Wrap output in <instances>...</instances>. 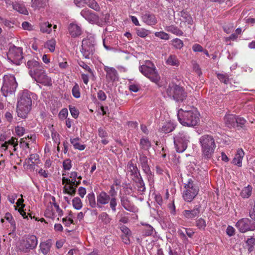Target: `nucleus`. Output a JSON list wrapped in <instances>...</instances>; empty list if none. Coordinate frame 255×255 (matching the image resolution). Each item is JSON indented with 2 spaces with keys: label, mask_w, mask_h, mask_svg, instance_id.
Masks as SVG:
<instances>
[{
  "label": "nucleus",
  "mask_w": 255,
  "mask_h": 255,
  "mask_svg": "<svg viewBox=\"0 0 255 255\" xmlns=\"http://www.w3.org/2000/svg\"><path fill=\"white\" fill-rule=\"evenodd\" d=\"M2 80V86L0 90L2 95L7 97L14 93L18 85L15 77L11 74L4 75Z\"/></svg>",
  "instance_id": "nucleus-5"
},
{
  "label": "nucleus",
  "mask_w": 255,
  "mask_h": 255,
  "mask_svg": "<svg viewBox=\"0 0 255 255\" xmlns=\"http://www.w3.org/2000/svg\"><path fill=\"white\" fill-rule=\"evenodd\" d=\"M55 40L52 39L51 40H48L46 42L45 44V47L47 48L48 49H49L50 52H54L55 50Z\"/></svg>",
  "instance_id": "nucleus-43"
},
{
  "label": "nucleus",
  "mask_w": 255,
  "mask_h": 255,
  "mask_svg": "<svg viewBox=\"0 0 255 255\" xmlns=\"http://www.w3.org/2000/svg\"><path fill=\"white\" fill-rule=\"evenodd\" d=\"M153 228L149 225H146L145 228L143 230V235L145 236H151L153 232Z\"/></svg>",
  "instance_id": "nucleus-50"
},
{
  "label": "nucleus",
  "mask_w": 255,
  "mask_h": 255,
  "mask_svg": "<svg viewBox=\"0 0 255 255\" xmlns=\"http://www.w3.org/2000/svg\"><path fill=\"white\" fill-rule=\"evenodd\" d=\"M75 4L78 7H83L86 4V0H74Z\"/></svg>",
  "instance_id": "nucleus-64"
},
{
  "label": "nucleus",
  "mask_w": 255,
  "mask_h": 255,
  "mask_svg": "<svg viewBox=\"0 0 255 255\" xmlns=\"http://www.w3.org/2000/svg\"><path fill=\"white\" fill-rule=\"evenodd\" d=\"M22 49L14 45L10 47L7 53V59L12 63L19 65L22 62Z\"/></svg>",
  "instance_id": "nucleus-10"
},
{
  "label": "nucleus",
  "mask_w": 255,
  "mask_h": 255,
  "mask_svg": "<svg viewBox=\"0 0 255 255\" xmlns=\"http://www.w3.org/2000/svg\"><path fill=\"white\" fill-rule=\"evenodd\" d=\"M179 15L182 17V21L184 22H187L188 24L192 25L193 23V19L186 11L183 10L180 12Z\"/></svg>",
  "instance_id": "nucleus-26"
},
{
  "label": "nucleus",
  "mask_w": 255,
  "mask_h": 255,
  "mask_svg": "<svg viewBox=\"0 0 255 255\" xmlns=\"http://www.w3.org/2000/svg\"><path fill=\"white\" fill-rule=\"evenodd\" d=\"M139 160L141 168L144 173L148 176V180H150L153 177V175L148 164V158L143 153H139Z\"/></svg>",
  "instance_id": "nucleus-16"
},
{
  "label": "nucleus",
  "mask_w": 255,
  "mask_h": 255,
  "mask_svg": "<svg viewBox=\"0 0 255 255\" xmlns=\"http://www.w3.org/2000/svg\"><path fill=\"white\" fill-rule=\"evenodd\" d=\"M140 144L141 146V148L144 150H148L151 146V142L147 138H141Z\"/></svg>",
  "instance_id": "nucleus-36"
},
{
  "label": "nucleus",
  "mask_w": 255,
  "mask_h": 255,
  "mask_svg": "<svg viewBox=\"0 0 255 255\" xmlns=\"http://www.w3.org/2000/svg\"><path fill=\"white\" fill-rule=\"evenodd\" d=\"M235 122L236 127H240L242 128L243 126L246 123V120L243 118L236 116Z\"/></svg>",
  "instance_id": "nucleus-51"
},
{
  "label": "nucleus",
  "mask_w": 255,
  "mask_h": 255,
  "mask_svg": "<svg viewBox=\"0 0 255 255\" xmlns=\"http://www.w3.org/2000/svg\"><path fill=\"white\" fill-rule=\"evenodd\" d=\"M140 86L137 84H131L129 86L130 91L133 92H137L139 91Z\"/></svg>",
  "instance_id": "nucleus-63"
},
{
  "label": "nucleus",
  "mask_w": 255,
  "mask_h": 255,
  "mask_svg": "<svg viewBox=\"0 0 255 255\" xmlns=\"http://www.w3.org/2000/svg\"><path fill=\"white\" fill-rule=\"evenodd\" d=\"M199 141L202 147L203 158L207 160L211 158L216 146L213 136L205 134L200 137Z\"/></svg>",
  "instance_id": "nucleus-3"
},
{
  "label": "nucleus",
  "mask_w": 255,
  "mask_h": 255,
  "mask_svg": "<svg viewBox=\"0 0 255 255\" xmlns=\"http://www.w3.org/2000/svg\"><path fill=\"white\" fill-rule=\"evenodd\" d=\"M166 29L167 31L170 32L178 36L182 35L183 34V32L181 30L178 28L177 26L173 25L167 27Z\"/></svg>",
  "instance_id": "nucleus-33"
},
{
  "label": "nucleus",
  "mask_w": 255,
  "mask_h": 255,
  "mask_svg": "<svg viewBox=\"0 0 255 255\" xmlns=\"http://www.w3.org/2000/svg\"><path fill=\"white\" fill-rule=\"evenodd\" d=\"M73 96L76 98L80 97V92L79 90V87L77 84H75L72 90Z\"/></svg>",
  "instance_id": "nucleus-52"
},
{
  "label": "nucleus",
  "mask_w": 255,
  "mask_h": 255,
  "mask_svg": "<svg viewBox=\"0 0 255 255\" xmlns=\"http://www.w3.org/2000/svg\"><path fill=\"white\" fill-rule=\"evenodd\" d=\"M15 132L19 136H22L25 131V129L22 127L17 126L15 129Z\"/></svg>",
  "instance_id": "nucleus-58"
},
{
  "label": "nucleus",
  "mask_w": 255,
  "mask_h": 255,
  "mask_svg": "<svg viewBox=\"0 0 255 255\" xmlns=\"http://www.w3.org/2000/svg\"><path fill=\"white\" fill-rule=\"evenodd\" d=\"M99 219H101L102 221L105 224L109 223L111 221V219L109 215L105 212H103L99 216Z\"/></svg>",
  "instance_id": "nucleus-48"
},
{
  "label": "nucleus",
  "mask_w": 255,
  "mask_h": 255,
  "mask_svg": "<svg viewBox=\"0 0 255 255\" xmlns=\"http://www.w3.org/2000/svg\"><path fill=\"white\" fill-rule=\"evenodd\" d=\"M80 14L86 20L92 24H96L99 26L103 24V21L100 18L99 16L87 8L82 9L80 12Z\"/></svg>",
  "instance_id": "nucleus-12"
},
{
  "label": "nucleus",
  "mask_w": 255,
  "mask_h": 255,
  "mask_svg": "<svg viewBox=\"0 0 255 255\" xmlns=\"http://www.w3.org/2000/svg\"><path fill=\"white\" fill-rule=\"evenodd\" d=\"M135 30L137 35L142 38L145 37L150 33L149 30L144 28H136Z\"/></svg>",
  "instance_id": "nucleus-40"
},
{
  "label": "nucleus",
  "mask_w": 255,
  "mask_h": 255,
  "mask_svg": "<svg viewBox=\"0 0 255 255\" xmlns=\"http://www.w3.org/2000/svg\"><path fill=\"white\" fill-rule=\"evenodd\" d=\"M104 70L106 72V79L108 82H113L116 80L118 78V72L114 68L105 66Z\"/></svg>",
  "instance_id": "nucleus-19"
},
{
  "label": "nucleus",
  "mask_w": 255,
  "mask_h": 255,
  "mask_svg": "<svg viewBox=\"0 0 255 255\" xmlns=\"http://www.w3.org/2000/svg\"><path fill=\"white\" fill-rule=\"evenodd\" d=\"M252 187L250 185L244 187L241 193V196L244 198H248L252 194Z\"/></svg>",
  "instance_id": "nucleus-32"
},
{
  "label": "nucleus",
  "mask_w": 255,
  "mask_h": 255,
  "mask_svg": "<svg viewBox=\"0 0 255 255\" xmlns=\"http://www.w3.org/2000/svg\"><path fill=\"white\" fill-rule=\"evenodd\" d=\"M196 226L200 230H205L206 227L205 220L202 218L198 219L196 221Z\"/></svg>",
  "instance_id": "nucleus-42"
},
{
  "label": "nucleus",
  "mask_w": 255,
  "mask_h": 255,
  "mask_svg": "<svg viewBox=\"0 0 255 255\" xmlns=\"http://www.w3.org/2000/svg\"><path fill=\"white\" fill-rule=\"evenodd\" d=\"M69 31L71 35L76 37L81 34L80 27L76 24L71 23L69 26Z\"/></svg>",
  "instance_id": "nucleus-24"
},
{
  "label": "nucleus",
  "mask_w": 255,
  "mask_h": 255,
  "mask_svg": "<svg viewBox=\"0 0 255 255\" xmlns=\"http://www.w3.org/2000/svg\"><path fill=\"white\" fill-rule=\"evenodd\" d=\"M39 26L40 31L43 33L49 34L52 30V24L48 22L40 23Z\"/></svg>",
  "instance_id": "nucleus-28"
},
{
  "label": "nucleus",
  "mask_w": 255,
  "mask_h": 255,
  "mask_svg": "<svg viewBox=\"0 0 255 255\" xmlns=\"http://www.w3.org/2000/svg\"><path fill=\"white\" fill-rule=\"evenodd\" d=\"M87 197L89 203V205L92 208H95L96 206L97 207L95 194L93 192L88 194Z\"/></svg>",
  "instance_id": "nucleus-38"
},
{
  "label": "nucleus",
  "mask_w": 255,
  "mask_h": 255,
  "mask_svg": "<svg viewBox=\"0 0 255 255\" xmlns=\"http://www.w3.org/2000/svg\"><path fill=\"white\" fill-rule=\"evenodd\" d=\"M117 205L116 198V197L112 198L110 200V206L111 208L112 209V210L113 212H116V206Z\"/></svg>",
  "instance_id": "nucleus-56"
},
{
  "label": "nucleus",
  "mask_w": 255,
  "mask_h": 255,
  "mask_svg": "<svg viewBox=\"0 0 255 255\" xmlns=\"http://www.w3.org/2000/svg\"><path fill=\"white\" fill-rule=\"evenodd\" d=\"M121 231L124 233V235H131V232L130 230L126 226H122L121 228Z\"/></svg>",
  "instance_id": "nucleus-61"
},
{
  "label": "nucleus",
  "mask_w": 255,
  "mask_h": 255,
  "mask_svg": "<svg viewBox=\"0 0 255 255\" xmlns=\"http://www.w3.org/2000/svg\"><path fill=\"white\" fill-rule=\"evenodd\" d=\"M72 205L73 207L76 210H80L82 207V202L80 198L76 197L72 200Z\"/></svg>",
  "instance_id": "nucleus-39"
},
{
  "label": "nucleus",
  "mask_w": 255,
  "mask_h": 255,
  "mask_svg": "<svg viewBox=\"0 0 255 255\" xmlns=\"http://www.w3.org/2000/svg\"><path fill=\"white\" fill-rule=\"evenodd\" d=\"M127 167L129 169L131 175L135 174L136 173H139V170L137 168L136 165L133 163L132 160L128 162Z\"/></svg>",
  "instance_id": "nucleus-34"
},
{
  "label": "nucleus",
  "mask_w": 255,
  "mask_h": 255,
  "mask_svg": "<svg viewBox=\"0 0 255 255\" xmlns=\"http://www.w3.org/2000/svg\"><path fill=\"white\" fill-rule=\"evenodd\" d=\"M86 4L91 8L96 11L100 10V7L98 2L95 0H87Z\"/></svg>",
  "instance_id": "nucleus-35"
},
{
  "label": "nucleus",
  "mask_w": 255,
  "mask_h": 255,
  "mask_svg": "<svg viewBox=\"0 0 255 255\" xmlns=\"http://www.w3.org/2000/svg\"><path fill=\"white\" fill-rule=\"evenodd\" d=\"M76 192V189L73 186V185H70L67 187L65 186L63 188V193H67L71 196H74Z\"/></svg>",
  "instance_id": "nucleus-37"
},
{
  "label": "nucleus",
  "mask_w": 255,
  "mask_h": 255,
  "mask_svg": "<svg viewBox=\"0 0 255 255\" xmlns=\"http://www.w3.org/2000/svg\"><path fill=\"white\" fill-rule=\"evenodd\" d=\"M39 159V156L37 154H32L30 155V157L25 160V163H29L30 161H33L34 160L36 161V160Z\"/></svg>",
  "instance_id": "nucleus-59"
},
{
  "label": "nucleus",
  "mask_w": 255,
  "mask_h": 255,
  "mask_svg": "<svg viewBox=\"0 0 255 255\" xmlns=\"http://www.w3.org/2000/svg\"><path fill=\"white\" fill-rule=\"evenodd\" d=\"M48 0H31V7L34 9L44 8L48 4Z\"/></svg>",
  "instance_id": "nucleus-23"
},
{
  "label": "nucleus",
  "mask_w": 255,
  "mask_h": 255,
  "mask_svg": "<svg viewBox=\"0 0 255 255\" xmlns=\"http://www.w3.org/2000/svg\"><path fill=\"white\" fill-rule=\"evenodd\" d=\"M154 34L156 37H159L161 39L168 40L169 39V35L163 31L156 32Z\"/></svg>",
  "instance_id": "nucleus-53"
},
{
  "label": "nucleus",
  "mask_w": 255,
  "mask_h": 255,
  "mask_svg": "<svg viewBox=\"0 0 255 255\" xmlns=\"http://www.w3.org/2000/svg\"><path fill=\"white\" fill-rule=\"evenodd\" d=\"M236 116L229 115L226 117V123L233 127H236Z\"/></svg>",
  "instance_id": "nucleus-44"
},
{
  "label": "nucleus",
  "mask_w": 255,
  "mask_h": 255,
  "mask_svg": "<svg viewBox=\"0 0 255 255\" xmlns=\"http://www.w3.org/2000/svg\"><path fill=\"white\" fill-rule=\"evenodd\" d=\"M184 188L185 190L183 194V199L186 202H191L198 194L199 188L192 179L188 180Z\"/></svg>",
  "instance_id": "nucleus-8"
},
{
  "label": "nucleus",
  "mask_w": 255,
  "mask_h": 255,
  "mask_svg": "<svg viewBox=\"0 0 255 255\" xmlns=\"http://www.w3.org/2000/svg\"><path fill=\"white\" fill-rule=\"evenodd\" d=\"M175 126L171 122H168L165 123L160 129V132L167 133H169L174 130Z\"/></svg>",
  "instance_id": "nucleus-25"
},
{
  "label": "nucleus",
  "mask_w": 255,
  "mask_h": 255,
  "mask_svg": "<svg viewBox=\"0 0 255 255\" xmlns=\"http://www.w3.org/2000/svg\"><path fill=\"white\" fill-rule=\"evenodd\" d=\"M199 116V113L194 109L185 111L180 109L177 114L180 123L183 126L189 127H194L197 125L200 121Z\"/></svg>",
  "instance_id": "nucleus-2"
},
{
  "label": "nucleus",
  "mask_w": 255,
  "mask_h": 255,
  "mask_svg": "<svg viewBox=\"0 0 255 255\" xmlns=\"http://www.w3.org/2000/svg\"><path fill=\"white\" fill-rule=\"evenodd\" d=\"M141 19L144 23L150 26L154 25L157 22L155 15L149 11H146L142 13Z\"/></svg>",
  "instance_id": "nucleus-18"
},
{
  "label": "nucleus",
  "mask_w": 255,
  "mask_h": 255,
  "mask_svg": "<svg viewBox=\"0 0 255 255\" xmlns=\"http://www.w3.org/2000/svg\"><path fill=\"white\" fill-rule=\"evenodd\" d=\"M245 155L244 152L242 149H239L237 154L235 155L232 162L239 167L242 166V159Z\"/></svg>",
  "instance_id": "nucleus-22"
},
{
  "label": "nucleus",
  "mask_w": 255,
  "mask_h": 255,
  "mask_svg": "<svg viewBox=\"0 0 255 255\" xmlns=\"http://www.w3.org/2000/svg\"><path fill=\"white\" fill-rule=\"evenodd\" d=\"M189 142V136L183 131L179 132L174 137V143L177 152H182L186 150Z\"/></svg>",
  "instance_id": "nucleus-9"
},
{
  "label": "nucleus",
  "mask_w": 255,
  "mask_h": 255,
  "mask_svg": "<svg viewBox=\"0 0 255 255\" xmlns=\"http://www.w3.org/2000/svg\"><path fill=\"white\" fill-rule=\"evenodd\" d=\"M236 226L242 233L255 230V222L248 218H243L239 220Z\"/></svg>",
  "instance_id": "nucleus-13"
},
{
  "label": "nucleus",
  "mask_w": 255,
  "mask_h": 255,
  "mask_svg": "<svg viewBox=\"0 0 255 255\" xmlns=\"http://www.w3.org/2000/svg\"><path fill=\"white\" fill-rule=\"evenodd\" d=\"M98 98L101 101H105L106 99L107 96L102 90H100L97 94Z\"/></svg>",
  "instance_id": "nucleus-62"
},
{
  "label": "nucleus",
  "mask_w": 255,
  "mask_h": 255,
  "mask_svg": "<svg viewBox=\"0 0 255 255\" xmlns=\"http://www.w3.org/2000/svg\"><path fill=\"white\" fill-rule=\"evenodd\" d=\"M166 91L168 97L178 103L184 102L187 96L184 88L174 82L169 84Z\"/></svg>",
  "instance_id": "nucleus-4"
},
{
  "label": "nucleus",
  "mask_w": 255,
  "mask_h": 255,
  "mask_svg": "<svg viewBox=\"0 0 255 255\" xmlns=\"http://www.w3.org/2000/svg\"><path fill=\"white\" fill-rule=\"evenodd\" d=\"M95 40L93 38L84 39L82 41L81 52L86 59L92 58L95 52Z\"/></svg>",
  "instance_id": "nucleus-11"
},
{
  "label": "nucleus",
  "mask_w": 255,
  "mask_h": 255,
  "mask_svg": "<svg viewBox=\"0 0 255 255\" xmlns=\"http://www.w3.org/2000/svg\"><path fill=\"white\" fill-rule=\"evenodd\" d=\"M80 138L79 137H76L75 138L70 139V142L73 145L75 149H78L79 150H84L86 146L84 144H80L78 141H79Z\"/></svg>",
  "instance_id": "nucleus-29"
},
{
  "label": "nucleus",
  "mask_w": 255,
  "mask_h": 255,
  "mask_svg": "<svg viewBox=\"0 0 255 255\" xmlns=\"http://www.w3.org/2000/svg\"><path fill=\"white\" fill-rule=\"evenodd\" d=\"M166 63L172 66L177 67L179 65L180 62L176 55H170L166 61Z\"/></svg>",
  "instance_id": "nucleus-30"
},
{
  "label": "nucleus",
  "mask_w": 255,
  "mask_h": 255,
  "mask_svg": "<svg viewBox=\"0 0 255 255\" xmlns=\"http://www.w3.org/2000/svg\"><path fill=\"white\" fill-rule=\"evenodd\" d=\"M69 109L70 112L72 116L74 118L77 119L79 114V110L77 108H76L74 106H72V105L69 106Z\"/></svg>",
  "instance_id": "nucleus-49"
},
{
  "label": "nucleus",
  "mask_w": 255,
  "mask_h": 255,
  "mask_svg": "<svg viewBox=\"0 0 255 255\" xmlns=\"http://www.w3.org/2000/svg\"><path fill=\"white\" fill-rule=\"evenodd\" d=\"M98 135L101 138H105L108 136V132L103 128H100L98 129Z\"/></svg>",
  "instance_id": "nucleus-57"
},
{
  "label": "nucleus",
  "mask_w": 255,
  "mask_h": 255,
  "mask_svg": "<svg viewBox=\"0 0 255 255\" xmlns=\"http://www.w3.org/2000/svg\"><path fill=\"white\" fill-rule=\"evenodd\" d=\"M32 78L37 83H40L44 86H51L52 85L51 77L47 75L44 68L42 69L33 77Z\"/></svg>",
  "instance_id": "nucleus-14"
},
{
  "label": "nucleus",
  "mask_w": 255,
  "mask_h": 255,
  "mask_svg": "<svg viewBox=\"0 0 255 255\" xmlns=\"http://www.w3.org/2000/svg\"><path fill=\"white\" fill-rule=\"evenodd\" d=\"M51 246V244L50 241H47L45 242L41 243L40 245V250L43 254L46 255L49 252Z\"/></svg>",
  "instance_id": "nucleus-31"
},
{
  "label": "nucleus",
  "mask_w": 255,
  "mask_h": 255,
  "mask_svg": "<svg viewBox=\"0 0 255 255\" xmlns=\"http://www.w3.org/2000/svg\"><path fill=\"white\" fill-rule=\"evenodd\" d=\"M26 67L29 69L28 73L32 78L44 68L42 63H39L34 59L28 60Z\"/></svg>",
  "instance_id": "nucleus-15"
},
{
  "label": "nucleus",
  "mask_w": 255,
  "mask_h": 255,
  "mask_svg": "<svg viewBox=\"0 0 255 255\" xmlns=\"http://www.w3.org/2000/svg\"><path fill=\"white\" fill-rule=\"evenodd\" d=\"M4 218L10 223V225L15 229V222L11 214L9 212H7L5 215Z\"/></svg>",
  "instance_id": "nucleus-54"
},
{
  "label": "nucleus",
  "mask_w": 255,
  "mask_h": 255,
  "mask_svg": "<svg viewBox=\"0 0 255 255\" xmlns=\"http://www.w3.org/2000/svg\"><path fill=\"white\" fill-rule=\"evenodd\" d=\"M13 8L19 12L20 13L28 15V11L25 7V6L22 4L18 2H15L14 4H13Z\"/></svg>",
  "instance_id": "nucleus-27"
},
{
  "label": "nucleus",
  "mask_w": 255,
  "mask_h": 255,
  "mask_svg": "<svg viewBox=\"0 0 255 255\" xmlns=\"http://www.w3.org/2000/svg\"><path fill=\"white\" fill-rule=\"evenodd\" d=\"M120 198L121 205L125 209L131 212H134L135 206L127 196H123L121 197Z\"/></svg>",
  "instance_id": "nucleus-20"
},
{
  "label": "nucleus",
  "mask_w": 255,
  "mask_h": 255,
  "mask_svg": "<svg viewBox=\"0 0 255 255\" xmlns=\"http://www.w3.org/2000/svg\"><path fill=\"white\" fill-rule=\"evenodd\" d=\"M137 187V190L140 192H144L145 190V184L141 176H140L139 180H135Z\"/></svg>",
  "instance_id": "nucleus-41"
},
{
  "label": "nucleus",
  "mask_w": 255,
  "mask_h": 255,
  "mask_svg": "<svg viewBox=\"0 0 255 255\" xmlns=\"http://www.w3.org/2000/svg\"><path fill=\"white\" fill-rule=\"evenodd\" d=\"M110 195H108L105 192H101L97 197V205L98 208H102V205L107 204L109 200Z\"/></svg>",
  "instance_id": "nucleus-21"
},
{
  "label": "nucleus",
  "mask_w": 255,
  "mask_h": 255,
  "mask_svg": "<svg viewBox=\"0 0 255 255\" xmlns=\"http://www.w3.org/2000/svg\"><path fill=\"white\" fill-rule=\"evenodd\" d=\"M0 20L1 21V22L6 26L8 27H13L12 25L13 24L10 21L4 19L0 16Z\"/></svg>",
  "instance_id": "nucleus-60"
},
{
  "label": "nucleus",
  "mask_w": 255,
  "mask_h": 255,
  "mask_svg": "<svg viewBox=\"0 0 255 255\" xmlns=\"http://www.w3.org/2000/svg\"><path fill=\"white\" fill-rule=\"evenodd\" d=\"M78 64L80 67L87 71L90 74L91 76L94 77V74L92 70L86 63L82 61H78Z\"/></svg>",
  "instance_id": "nucleus-45"
},
{
  "label": "nucleus",
  "mask_w": 255,
  "mask_h": 255,
  "mask_svg": "<svg viewBox=\"0 0 255 255\" xmlns=\"http://www.w3.org/2000/svg\"><path fill=\"white\" fill-rule=\"evenodd\" d=\"M38 244L37 237L34 235H28L24 236L19 241L18 250L23 253H29L36 248Z\"/></svg>",
  "instance_id": "nucleus-6"
},
{
  "label": "nucleus",
  "mask_w": 255,
  "mask_h": 255,
  "mask_svg": "<svg viewBox=\"0 0 255 255\" xmlns=\"http://www.w3.org/2000/svg\"><path fill=\"white\" fill-rule=\"evenodd\" d=\"M172 44L176 49H180L183 46V42L178 38H175L172 40Z\"/></svg>",
  "instance_id": "nucleus-46"
},
{
  "label": "nucleus",
  "mask_w": 255,
  "mask_h": 255,
  "mask_svg": "<svg viewBox=\"0 0 255 255\" xmlns=\"http://www.w3.org/2000/svg\"><path fill=\"white\" fill-rule=\"evenodd\" d=\"M139 69L141 73L151 81L156 84L159 81L160 77L152 63L149 62L148 65H143L139 67Z\"/></svg>",
  "instance_id": "nucleus-7"
},
{
  "label": "nucleus",
  "mask_w": 255,
  "mask_h": 255,
  "mask_svg": "<svg viewBox=\"0 0 255 255\" xmlns=\"http://www.w3.org/2000/svg\"><path fill=\"white\" fill-rule=\"evenodd\" d=\"M217 77L218 79L224 83L227 84L229 81V77L227 74H217Z\"/></svg>",
  "instance_id": "nucleus-47"
},
{
  "label": "nucleus",
  "mask_w": 255,
  "mask_h": 255,
  "mask_svg": "<svg viewBox=\"0 0 255 255\" xmlns=\"http://www.w3.org/2000/svg\"><path fill=\"white\" fill-rule=\"evenodd\" d=\"M201 206L200 205H197L195 206L193 209L184 210L182 215L185 218L188 220L198 218L201 212Z\"/></svg>",
  "instance_id": "nucleus-17"
},
{
  "label": "nucleus",
  "mask_w": 255,
  "mask_h": 255,
  "mask_svg": "<svg viewBox=\"0 0 255 255\" xmlns=\"http://www.w3.org/2000/svg\"><path fill=\"white\" fill-rule=\"evenodd\" d=\"M71 161L70 159H66L63 162V169L66 170H69L71 168Z\"/></svg>",
  "instance_id": "nucleus-55"
},
{
  "label": "nucleus",
  "mask_w": 255,
  "mask_h": 255,
  "mask_svg": "<svg viewBox=\"0 0 255 255\" xmlns=\"http://www.w3.org/2000/svg\"><path fill=\"white\" fill-rule=\"evenodd\" d=\"M31 93L27 90H23L18 94L16 104L17 116L22 119L27 117L32 109V100Z\"/></svg>",
  "instance_id": "nucleus-1"
}]
</instances>
